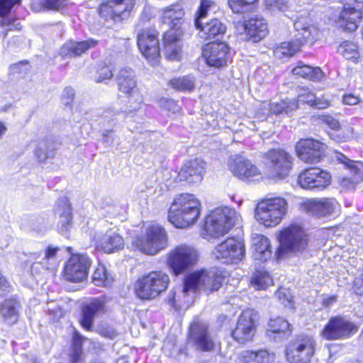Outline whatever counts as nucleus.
Segmentation results:
<instances>
[{"mask_svg": "<svg viewBox=\"0 0 363 363\" xmlns=\"http://www.w3.org/2000/svg\"><path fill=\"white\" fill-rule=\"evenodd\" d=\"M201 212V203L194 194L177 195L169 210L168 220L176 228H185L194 225Z\"/></svg>", "mask_w": 363, "mask_h": 363, "instance_id": "f257e3e1", "label": "nucleus"}, {"mask_svg": "<svg viewBox=\"0 0 363 363\" xmlns=\"http://www.w3.org/2000/svg\"><path fill=\"white\" fill-rule=\"evenodd\" d=\"M279 246L275 254L277 259L303 255L307 252L308 238L300 225L291 224L283 229L279 235Z\"/></svg>", "mask_w": 363, "mask_h": 363, "instance_id": "f03ea898", "label": "nucleus"}, {"mask_svg": "<svg viewBox=\"0 0 363 363\" xmlns=\"http://www.w3.org/2000/svg\"><path fill=\"white\" fill-rule=\"evenodd\" d=\"M294 25L296 33L293 39L291 41L282 43L274 50L278 57L292 56L300 50L301 46L307 43L313 44L318 37V28L305 18H298Z\"/></svg>", "mask_w": 363, "mask_h": 363, "instance_id": "7ed1b4c3", "label": "nucleus"}, {"mask_svg": "<svg viewBox=\"0 0 363 363\" xmlns=\"http://www.w3.org/2000/svg\"><path fill=\"white\" fill-rule=\"evenodd\" d=\"M168 246V235L165 229L152 224L145 228L140 235L132 240V247L147 255H155Z\"/></svg>", "mask_w": 363, "mask_h": 363, "instance_id": "20e7f679", "label": "nucleus"}, {"mask_svg": "<svg viewBox=\"0 0 363 363\" xmlns=\"http://www.w3.org/2000/svg\"><path fill=\"white\" fill-rule=\"evenodd\" d=\"M223 277L217 271L201 269L186 276L184 280L183 293L203 290L207 294L218 291L222 286Z\"/></svg>", "mask_w": 363, "mask_h": 363, "instance_id": "39448f33", "label": "nucleus"}, {"mask_svg": "<svg viewBox=\"0 0 363 363\" xmlns=\"http://www.w3.org/2000/svg\"><path fill=\"white\" fill-rule=\"evenodd\" d=\"M239 216L228 207H220L208 215L205 221L204 230L212 238L223 236L236 224Z\"/></svg>", "mask_w": 363, "mask_h": 363, "instance_id": "423d86ee", "label": "nucleus"}, {"mask_svg": "<svg viewBox=\"0 0 363 363\" xmlns=\"http://www.w3.org/2000/svg\"><path fill=\"white\" fill-rule=\"evenodd\" d=\"M286 201L280 197L264 199L255 208L256 219L266 227L278 225L287 211Z\"/></svg>", "mask_w": 363, "mask_h": 363, "instance_id": "0eeeda50", "label": "nucleus"}, {"mask_svg": "<svg viewBox=\"0 0 363 363\" xmlns=\"http://www.w3.org/2000/svg\"><path fill=\"white\" fill-rule=\"evenodd\" d=\"M169 283V276L164 272H151L136 281L135 293L140 299H153L167 289Z\"/></svg>", "mask_w": 363, "mask_h": 363, "instance_id": "6e6552de", "label": "nucleus"}, {"mask_svg": "<svg viewBox=\"0 0 363 363\" xmlns=\"http://www.w3.org/2000/svg\"><path fill=\"white\" fill-rule=\"evenodd\" d=\"M315 341L312 336L299 335L288 343L285 354L289 363H310L314 354Z\"/></svg>", "mask_w": 363, "mask_h": 363, "instance_id": "1a4fd4ad", "label": "nucleus"}, {"mask_svg": "<svg viewBox=\"0 0 363 363\" xmlns=\"http://www.w3.org/2000/svg\"><path fill=\"white\" fill-rule=\"evenodd\" d=\"M198 259L196 250L186 245H180L171 250L167 255V264L177 275L196 264Z\"/></svg>", "mask_w": 363, "mask_h": 363, "instance_id": "9d476101", "label": "nucleus"}, {"mask_svg": "<svg viewBox=\"0 0 363 363\" xmlns=\"http://www.w3.org/2000/svg\"><path fill=\"white\" fill-rule=\"evenodd\" d=\"M363 17V0H346L336 21L337 26L349 33L356 30Z\"/></svg>", "mask_w": 363, "mask_h": 363, "instance_id": "9b49d317", "label": "nucleus"}, {"mask_svg": "<svg viewBox=\"0 0 363 363\" xmlns=\"http://www.w3.org/2000/svg\"><path fill=\"white\" fill-rule=\"evenodd\" d=\"M265 162L274 177L284 179L292 169V157L281 149H272L264 155Z\"/></svg>", "mask_w": 363, "mask_h": 363, "instance_id": "f8f14e48", "label": "nucleus"}, {"mask_svg": "<svg viewBox=\"0 0 363 363\" xmlns=\"http://www.w3.org/2000/svg\"><path fill=\"white\" fill-rule=\"evenodd\" d=\"M245 252L242 241L235 240L234 238H228L216 246L213 251V255L220 262L229 264L240 261Z\"/></svg>", "mask_w": 363, "mask_h": 363, "instance_id": "ddd939ff", "label": "nucleus"}, {"mask_svg": "<svg viewBox=\"0 0 363 363\" xmlns=\"http://www.w3.org/2000/svg\"><path fill=\"white\" fill-rule=\"evenodd\" d=\"M259 315L252 309H246L240 315L236 328L232 332L233 338L240 343L252 340L255 334Z\"/></svg>", "mask_w": 363, "mask_h": 363, "instance_id": "4468645a", "label": "nucleus"}, {"mask_svg": "<svg viewBox=\"0 0 363 363\" xmlns=\"http://www.w3.org/2000/svg\"><path fill=\"white\" fill-rule=\"evenodd\" d=\"M357 331L354 323L343 317L336 316L330 318L321 335L326 340H335L348 338Z\"/></svg>", "mask_w": 363, "mask_h": 363, "instance_id": "2eb2a0df", "label": "nucleus"}, {"mask_svg": "<svg viewBox=\"0 0 363 363\" xmlns=\"http://www.w3.org/2000/svg\"><path fill=\"white\" fill-rule=\"evenodd\" d=\"M116 82L118 90L128 97L130 106L133 109L138 108L143 99L137 89L133 71L130 68L121 69L116 77Z\"/></svg>", "mask_w": 363, "mask_h": 363, "instance_id": "dca6fc26", "label": "nucleus"}, {"mask_svg": "<svg viewBox=\"0 0 363 363\" xmlns=\"http://www.w3.org/2000/svg\"><path fill=\"white\" fill-rule=\"evenodd\" d=\"M189 340L199 351L209 352L215 347L214 340L208 330V324L199 319L190 325Z\"/></svg>", "mask_w": 363, "mask_h": 363, "instance_id": "f3484780", "label": "nucleus"}, {"mask_svg": "<svg viewBox=\"0 0 363 363\" xmlns=\"http://www.w3.org/2000/svg\"><path fill=\"white\" fill-rule=\"evenodd\" d=\"M135 0H108L99 8V14L105 20L121 22L128 18L133 8Z\"/></svg>", "mask_w": 363, "mask_h": 363, "instance_id": "a211bd4d", "label": "nucleus"}, {"mask_svg": "<svg viewBox=\"0 0 363 363\" xmlns=\"http://www.w3.org/2000/svg\"><path fill=\"white\" fill-rule=\"evenodd\" d=\"M91 261L86 255H74L68 260L65 267V277L72 282L83 281L87 277Z\"/></svg>", "mask_w": 363, "mask_h": 363, "instance_id": "6ab92c4d", "label": "nucleus"}, {"mask_svg": "<svg viewBox=\"0 0 363 363\" xmlns=\"http://www.w3.org/2000/svg\"><path fill=\"white\" fill-rule=\"evenodd\" d=\"M296 150L298 158L307 163H317L324 155V145L312 138L300 140Z\"/></svg>", "mask_w": 363, "mask_h": 363, "instance_id": "aec40b11", "label": "nucleus"}, {"mask_svg": "<svg viewBox=\"0 0 363 363\" xmlns=\"http://www.w3.org/2000/svg\"><path fill=\"white\" fill-rule=\"evenodd\" d=\"M157 32L155 29L143 30L138 35V45L142 54L152 64L157 62L160 56L159 40L157 38Z\"/></svg>", "mask_w": 363, "mask_h": 363, "instance_id": "412c9836", "label": "nucleus"}, {"mask_svg": "<svg viewBox=\"0 0 363 363\" xmlns=\"http://www.w3.org/2000/svg\"><path fill=\"white\" fill-rule=\"evenodd\" d=\"M107 299L105 296L92 298L82 306V314L79 319L81 326L87 331L93 330L95 317L106 311Z\"/></svg>", "mask_w": 363, "mask_h": 363, "instance_id": "4be33fe9", "label": "nucleus"}, {"mask_svg": "<svg viewBox=\"0 0 363 363\" xmlns=\"http://www.w3.org/2000/svg\"><path fill=\"white\" fill-rule=\"evenodd\" d=\"M330 175L318 167L306 169L298 177V184L303 189H323L329 184Z\"/></svg>", "mask_w": 363, "mask_h": 363, "instance_id": "5701e85b", "label": "nucleus"}, {"mask_svg": "<svg viewBox=\"0 0 363 363\" xmlns=\"http://www.w3.org/2000/svg\"><path fill=\"white\" fill-rule=\"evenodd\" d=\"M203 56L208 65L223 67L230 60L229 48L223 42L208 43L203 48Z\"/></svg>", "mask_w": 363, "mask_h": 363, "instance_id": "b1692460", "label": "nucleus"}, {"mask_svg": "<svg viewBox=\"0 0 363 363\" xmlns=\"http://www.w3.org/2000/svg\"><path fill=\"white\" fill-rule=\"evenodd\" d=\"M228 166L233 174L242 180H250L259 174L257 167L241 155H235L230 157Z\"/></svg>", "mask_w": 363, "mask_h": 363, "instance_id": "393cba45", "label": "nucleus"}, {"mask_svg": "<svg viewBox=\"0 0 363 363\" xmlns=\"http://www.w3.org/2000/svg\"><path fill=\"white\" fill-rule=\"evenodd\" d=\"M246 38L254 43L259 42L268 33L267 21L259 15H253L242 25Z\"/></svg>", "mask_w": 363, "mask_h": 363, "instance_id": "a878e982", "label": "nucleus"}, {"mask_svg": "<svg viewBox=\"0 0 363 363\" xmlns=\"http://www.w3.org/2000/svg\"><path fill=\"white\" fill-rule=\"evenodd\" d=\"M195 26L199 30L200 38L205 40L222 37L226 31V26L218 18L208 21L195 20Z\"/></svg>", "mask_w": 363, "mask_h": 363, "instance_id": "bb28decb", "label": "nucleus"}, {"mask_svg": "<svg viewBox=\"0 0 363 363\" xmlns=\"http://www.w3.org/2000/svg\"><path fill=\"white\" fill-rule=\"evenodd\" d=\"M205 162L199 159L187 161L178 174L181 181L189 184H198L203 179Z\"/></svg>", "mask_w": 363, "mask_h": 363, "instance_id": "cd10ccee", "label": "nucleus"}, {"mask_svg": "<svg viewBox=\"0 0 363 363\" xmlns=\"http://www.w3.org/2000/svg\"><path fill=\"white\" fill-rule=\"evenodd\" d=\"M337 206L335 199L328 198L313 199L304 203L306 210L317 217L332 215Z\"/></svg>", "mask_w": 363, "mask_h": 363, "instance_id": "c85d7f7f", "label": "nucleus"}, {"mask_svg": "<svg viewBox=\"0 0 363 363\" xmlns=\"http://www.w3.org/2000/svg\"><path fill=\"white\" fill-rule=\"evenodd\" d=\"M55 214L59 216L57 228L60 233L65 235L72 223V208L67 197H61L58 199L56 207Z\"/></svg>", "mask_w": 363, "mask_h": 363, "instance_id": "c756f323", "label": "nucleus"}, {"mask_svg": "<svg viewBox=\"0 0 363 363\" xmlns=\"http://www.w3.org/2000/svg\"><path fill=\"white\" fill-rule=\"evenodd\" d=\"M97 43L98 41L94 39L80 42L69 40L62 45L60 54L63 57H76L80 56L89 49L94 48Z\"/></svg>", "mask_w": 363, "mask_h": 363, "instance_id": "7c9ffc66", "label": "nucleus"}, {"mask_svg": "<svg viewBox=\"0 0 363 363\" xmlns=\"http://www.w3.org/2000/svg\"><path fill=\"white\" fill-rule=\"evenodd\" d=\"M240 363H275L276 355L267 349L245 350L239 354Z\"/></svg>", "mask_w": 363, "mask_h": 363, "instance_id": "2f4dec72", "label": "nucleus"}, {"mask_svg": "<svg viewBox=\"0 0 363 363\" xmlns=\"http://www.w3.org/2000/svg\"><path fill=\"white\" fill-rule=\"evenodd\" d=\"M179 33H182V30H169L164 35V51L169 59H177L181 52Z\"/></svg>", "mask_w": 363, "mask_h": 363, "instance_id": "473e14b6", "label": "nucleus"}, {"mask_svg": "<svg viewBox=\"0 0 363 363\" xmlns=\"http://www.w3.org/2000/svg\"><path fill=\"white\" fill-rule=\"evenodd\" d=\"M184 16V10L179 5L167 7L162 16V22L170 27L169 30H182L181 25Z\"/></svg>", "mask_w": 363, "mask_h": 363, "instance_id": "72a5a7b5", "label": "nucleus"}, {"mask_svg": "<svg viewBox=\"0 0 363 363\" xmlns=\"http://www.w3.org/2000/svg\"><path fill=\"white\" fill-rule=\"evenodd\" d=\"M124 246L123 238L118 233L108 230L99 240L97 247L106 253L121 250Z\"/></svg>", "mask_w": 363, "mask_h": 363, "instance_id": "f704fd0d", "label": "nucleus"}, {"mask_svg": "<svg viewBox=\"0 0 363 363\" xmlns=\"http://www.w3.org/2000/svg\"><path fill=\"white\" fill-rule=\"evenodd\" d=\"M253 257L256 260L265 262L272 256L269 239L263 235H257L252 240Z\"/></svg>", "mask_w": 363, "mask_h": 363, "instance_id": "c9c22d12", "label": "nucleus"}, {"mask_svg": "<svg viewBox=\"0 0 363 363\" xmlns=\"http://www.w3.org/2000/svg\"><path fill=\"white\" fill-rule=\"evenodd\" d=\"M20 303L16 298L6 299L0 306V314L9 324L15 323L18 319Z\"/></svg>", "mask_w": 363, "mask_h": 363, "instance_id": "e433bc0d", "label": "nucleus"}, {"mask_svg": "<svg viewBox=\"0 0 363 363\" xmlns=\"http://www.w3.org/2000/svg\"><path fill=\"white\" fill-rule=\"evenodd\" d=\"M21 0H0V26L9 27V30H11L12 28L20 30V23H15L16 21H11L9 17L6 16L11 11V9L14 5L20 4Z\"/></svg>", "mask_w": 363, "mask_h": 363, "instance_id": "4c0bfd02", "label": "nucleus"}, {"mask_svg": "<svg viewBox=\"0 0 363 363\" xmlns=\"http://www.w3.org/2000/svg\"><path fill=\"white\" fill-rule=\"evenodd\" d=\"M268 325L269 332L278 334L282 338L288 337L292 332L289 322L280 317L270 319Z\"/></svg>", "mask_w": 363, "mask_h": 363, "instance_id": "58836bf2", "label": "nucleus"}, {"mask_svg": "<svg viewBox=\"0 0 363 363\" xmlns=\"http://www.w3.org/2000/svg\"><path fill=\"white\" fill-rule=\"evenodd\" d=\"M292 73L312 81H318L323 77V72L319 67H312L306 65L296 66L292 69Z\"/></svg>", "mask_w": 363, "mask_h": 363, "instance_id": "ea45409f", "label": "nucleus"}, {"mask_svg": "<svg viewBox=\"0 0 363 363\" xmlns=\"http://www.w3.org/2000/svg\"><path fill=\"white\" fill-rule=\"evenodd\" d=\"M335 159L345 165V167L352 174V177H349L352 182H359L362 178V172L359 167L356 164V162L350 160L345 155L340 152H335Z\"/></svg>", "mask_w": 363, "mask_h": 363, "instance_id": "a19ab883", "label": "nucleus"}, {"mask_svg": "<svg viewBox=\"0 0 363 363\" xmlns=\"http://www.w3.org/2000/svg\"><path fill=\"white\" fill-rule=\"evenodd\" d=\"M259 0H228V4L234 13L242 14L253 11Z\"/></svg>", "mask_w": 363, "mask_h": 363, "instance_id": "79ce46f5", "label": "nucleus"}, {"mask_svg": "<svg viewBox=\"0 0 363 363\" xmlns=\"http://www.w3.org/2000/svg\"><path fill=\"white\" fill-rule=\"evenodd\" d=\"M86 338L75 330L72 337L70 359L72 363H80L82 359V342Z\"/></svg>", "mask_w": 363, "mask_h": 363, "instance_id": "37998d69", "label": "nucleus"}, {"mask_svg": "<svg viewBox=\"0 0 363 363\" xmlns=\"http://www.w3.org/2000/svg\"><path fill=\"white\" fill-rule=\"evenodd\" d=\"M92 282L98 286H108L113 282V277L104 265L99 264L92 275Z\"/></svg>", "mask_w": 363, "mask_h": 363, "instance_id": "c03bdc74", "label": "nucleus"}, {"mask_svg": "<svg viewBox=\"0 0 363 363\" xmlns=\"http://www.w3.org/2000/svg\"><path fill=\"white\" fill-rule=\"evenodd\" d=\"M298 108L296 100L281 101L269 104V111L275 115L289 114Z\"/></svg>", "mask_w": 363, "mask_h": 363, "instance_id": "a18cd8bd", "label": "nucleus"}, {"mask_svg": "<svg viewBox=\"0 0 363 363\" xmlns=\"http://www.w3.org/2000/svg\"><path fill=\"white\" fill-rule=\"evenodd\" d=\"M169 84L172 88L179 91H191L195 86L194 79L190 76L172 79Z\"/></svg>", "mask_w": 363, "mask_h": 363, "instance_id": "49530a36", "label": "nucleus"}, {"mask_svg": "<svg viewBox=\"0 0 363 363\" xmlns=\"http://www.w3.org/2000/svg\"><path fill=\"white\" fill-rule=\"evenodd\" d=\"M337 52L348 60H357L359 53L357 45L349 41L342 43L337 49Z\"/></svg>", "mask_w": 363, "mask_h": 363, "instance_id": "de8ad7c7", "label": "nucleus"}, {"mask_svg": "<svg viewBox=\"0 0 363 363\" xmlns=\"http://www.w3.org/2000/svg\"><path fill=\"white\" fill-rule=\"evenodd\" d=\"M273 282L272 278L266 272L258 271L254 274L251 279V284L257 290L266 289Z\"/></svg>", "mask_w": 363, "mask_h": 363, "instance_id": "09e8293b", "label": "nucleus"}, {"mask_svg": "<svg viewBox=\"0 0 363 363\" xmlns=\"http://www.w3.org/2000/svg\"><path fill=\"white\" fill-rule=\"evenodd\" d=\"M48 141H42L38 143L35 150V155L40 162L45 161L47 158L54 157L53 148L50 147Z\"/></svg>", "mask_w": 363, "mask_h": 363, "instance_id": "8fccbe9b", "label": "nucleus"}, {"mask_svg": "<svg viewBox=\"0 0 363 363\" xmlns=\"http://www.w3.org/2000/svg\"><path fill=\"white\" fill-rule=\"evenodd\" d=\"M216 7V3L211 0H201L195 20L205 21L208 11Z\"/></svg>", "mask_w": 363, "mask_h": 363, "instance_id": "3c124183", "label": "nucleus"}, {"mask_svg": "<svg viewBox=\"0 0 363 363\" xmlns=\"http://www.w3.org/2000/svg\"><path fill=\"white\" fill-rule=\"evenodd\" d=\"M275 296L280 302L287 308H292L294 307L293 296L289 289L280 288L276 293Z\"/></svg>", "mask_w": 363, "mask_h": 363, "instance_id": "603ef678", "label": "nucleus"}, {"mask_svg": "<svg viewBox=\"0 0 363 363\" xmlns=\"http://www.w3.org/2000/svg\"><path fill=\"white\" fill-rule=\"evenodd\" d=\"M58 250V247H48L44 257V259L46 260V263H45L46 270L53 269L55 265V257Z\"/></svg>", "mask_w": 363, "mask_h": 363, "instance_id": "864d4df0", "label": "nucleus"}, {"mask_svg": "<svg viewBox=\"0 0 363 363\" xmlns=\"http://www.w3.org/2000/svg\"><path fill=\"white\" fill-rule=\"evenodd\" d=\"M315 101V95L308 91L306 89H300V92L298 93V99L296 100L297 102V105L298 106V103L308 104L310 106H313V103Z\"/></svg>", "mask_w": 363, "mask_h": 363, "instance_id": "5fc2aeb1", "label": "nucleus"}, {"mask_svg": "<svg viewBox=\"0 0 363 363\" xmlns=\"http://www.w3.org/2000/svg\"><path fill=\"white\" fill-rule=\"evenodd\" d=\"M29 64L27 61H21L15 63L10 67V74H23L26 73L29 69Z\"/></svg>", "mask_w": 363, "mask_h": 363, "instance_id": "6e6d98bb", "label": "nucleus"}, {"mask_svg": "<svg viewBox=\"0 0 363 363\" xmlns=\"http://www.w3.org/2000/svg\"><path fill=\"white\" fill-rule=\"evenodd\" d=\"M46 8L53 10H60L67 3V0H43Z\"/></svg>", "mask_w": 363, "mask_h": 363, "instance_id": "4d7b16f0", "label": "nucleus"}, {"mask_svg": "<svg viewBox=\"0 0 363 363\" xmlns=\"http://www.w3.org/2000/svg\"><path fill=\"white\" fill-rule=\"evenodd\" d=\"M112 77L113 72L111 68L109 67H104L99 72V77L96 79V82H101L104 80L110 79Z\"/></svg>", "mask_w": 363, "mask_h": 363, "instance_id": "13d9d810", "label": "nucleus"}, {"mask_svg": "<svg viewBox=\"0 0 363 363\" xmlns=\"http://www.w3.org/2000/svg\"><path fill=\"white\" fill-rule=\"evenodd\" d=\"M323 123L326 124L332 130H337L340 128V123L337 120L330 116H323L322 118Z\"/></svg>", "mask_w": 363, "mask_h": 363, "instance_id": "bf43d9fd", "label": "nucleus"}, {"mask_svg": "<svg viewBox=\"0 0 363 363\" xmlns=\"http://www.w3.org/2000/svg\"><path fill=\"white\" fill-rule=\"evenodd\" d=\"M74 90L71 87L65 89L62 94V100L66 105L71 104L74 99Z\"/></svg>", "mask_w": 363, "mask_h": 363, "instance_id": "052dcab7", "label": "nucleus"}, {"mask_svg": "<svg viewBox=\"0 0 363 363\" xmlns=\"http://www.w3.org/2000/svg\"><path fill=\"white\" fill-rule=\"evenodd\" d=\"M353 289L356 294L363 295V277H357L354 279Z\"/></svg>", "mask_w": 363, "mask_h": 363, "instance_id": "680f3d73", "label": "nucleus"}, {"mask_svg": "<svg viewBox=\"0 0 363 363\" xmlns=\"http://www.w3.org/2000/svg\"><path fill=\"white\" fill-rule=\"evenodd\" d=\"M359 101V98L353 94H345L342 99V102L347 105H355Z\"/></svg>", "mask_w": 363, "mask_h": 363, "instance_id": "e2e57ef3", "label": "nucleus"}, {"mask_svg": "<svg viewBox=\"0 0 363 363\" xmlns=\"http://www.w3.org/2000/svg\"><path fill=\"white\" fill-rule=\"evenodd\" d=\"M330 105V103L328 100L321 99L320 97H317L315 96V101L313 103L314 107L318 108V109H323L327 108Z\"/></svg>", "mask_w": 363, "mask_h": 363, "instance_id": "0e129e2a", "label": "nucleus"}, {"mask_svg": "<svg viewBox=\"0 0 363 363\" xmlns=\"http://www.w3.org/2000/svg\"><path fill=\"white\" fill-rule=\"evenodd\" d=\"M9 284L6 278L0 272V296L9 291Z\"/></svg>", "mask_w": 363, "mask_h": 363, "instance_id": "69168bd1", "label": "nucleus"}, {"mask_svg": "<svg viewBox=\"0 0 363 363\" xmlns=\"http://www.w3.org/2000/svg\"><path fill=\"white\" fill-rule=\"evenodd\" d=\"M112 130H104L102 133V141L104 143L108 144V145H111L113 143V137L111 135Z\"/></svg>", "mask_w": 363, "mask_h": 363, "instance_id": "338daca9", "label": "nucleus"}, {"mask_svg": "<svg viewBox=\"0 0 363 363\" xmlns=\"http://www.w3.org/2000/svg\"><path fill=\"white\" fill-rule=\"evenodd\" d=\"M43 269L44 270L45 269V264H43L40 262H35L32 264L30 266V272L32 274H38L40 273V269Z\"/></svg>", "mask_w": 363, "mask_h": 363, "instance_id": "774afa93", "label": "nucleus"}]
</instances>
